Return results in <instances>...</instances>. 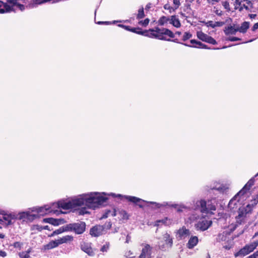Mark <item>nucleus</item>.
<instances>
[{"mask_svg": "<svg viewBox=\"0 0 258 258\" xmlns=\"http://www.w3.org/2000/svg\"><path fill=\"white\" fill-rule=\"evenodd\" d=\"M192 37V35L189 33L186 32L184 33L182 37V40L186 41L187 39H189Z\"/></svg>", "mask_w": 258, "mask_h": 258, "instance_id": "c03bdc74", "label": "nucleus"}, {"mask_svg": "<svg viewBox=\"0 0 258 258\" xmlns=\"http://www.w3.org/2000/svg\"><path fill=\"white\" fill-rule=\"evenodd\" d=\"M73 240V237L71 235H66L57 239L58 245L63 243H66Z\"/></svg>", "mask_w": 258, "mask_h": 258, "instance_id": "b1692460", "label": "nucleus"}, {"mask_svg": "<svg viewBox=\"0 0 258 258\" xmlns=\"http://www.w3.org/2000/svg\"><path fill=\"white\" fill-rule=\"evenodd\" d=\"M227 40L230 41H235L237 40H240V39L236 37H229L227 38Z\"/></svg>", "mask_w": 258, "mask_h": 258, "instance_id": "603ef678", "label": "nucleus"}, {"mask_svg": "<svg viewBox=\"0 0 258 258\" xmlns=\"http://www.w3.org/2000/svg\"><path fill=\"white\" fill-rule=\"evenodd\" d=\"M44 221L49 223L53 225H58L59 224V220L53 218H47L44 219Z\"/></svg>", "mask_w": 258, "mask_h": 258, "instance_id": "c9c22d12", "label": "nucleus"}, {"mask_svg": "<svg viewBox=\"0 0 258 258\" xmlns=\"http://www.w3.org/2000/svg\"><path fill=\"white\" fill-rule=\"evenodd\" d=\"M169 24H172L173 26L176 28H179L181 26L179 19L175 15L170 16Z\"/></svg>", "mask_w": 258, "mask_h": 258, "instance_id": "4be33fe9", "label": "nucleus"}, {"mask_svg": "<svg viewBox=\"0 0 258 258\" xmlns=\"http://www.w3.org/2000/svg\"><path fill=\"white\" fill-rule=\"evenodd\" d=\"M145 16L144 12V9L143 8L140 9L138 10V13L137 16V18L138 19H141L143 18H144Z\"/></svg>", "mask_w": 258, "mask_h": 258, "instance_id": "58836bf2", "label": "nucleus"}, {"mask_svg": "<svg viewBox=\"0 0 258 258\" xmlns=\"http://www.w3.org/2000/svg\"><path fill=\"white\" fill-rule=\"evenodd\" d=\"M5 235L3 233H0V241H2V239H3V238H4L5 237Z\"/></svg>", "mask_w": 258, "mask_h": 258, "instance_id": "69168bd1", "label": "nucleus"}, {"mask_svg": "<svg viewBox=\"0 0 258 258\" xmlns=\"http://www.w3.org/2000/svg\"><path fill=\"white\" fill-rule=\"evenodd\" d=\"M173 7L177 10L180 6V0H173Z\"/></svg>", "mask_w": 258, "mask_h": 258, "instance_id": "a18cd8bd", "label": "nucleus"}, {"mask_svg": "<svg viewBox=\"0 0 258 258\" xmlns=\"http://www.w3.org/2000/svg\"><path fill=\"white\" fill-rule=\"evenodd\" d=\"M14 246L15 248H21L23 246V243L20 242H16L14 243Z\"/></svg>", "mask_w": 258, "mask_h": 258, "instance_id": "3c124183", "label": "nucleus"}, {"mask_svg": "<svg viewBox=\"0 0 258 258\" xmlns=\"http://www.w3.org/2000/svg\"><path fill=\"white\" fill-rule=\"evenodd\" d=\"M224 22H213L212 21H208L206 24L207 26L211 27L213 28H215L216 27H221L224 25Z\"/></svg>", "mask_w": 258, "mask_h": 258, "instance_id": "c85d7f7f", "label": "nucleus"}, {"mask_svg": "<svg viewBox=\"0 0 258 258\" xmlns=\"http://www.w3.org/2000/svg\"><path fill=\"white\" fill-rule=\"evenodd\" d=\"M186 207L183 205H180L179 208L177 209L178 211H182V209H185Z\"/></svg>", "mask_w": 258, "mask_h": 258, "instance_id": "e2e57ef3", "label": "nucleus"}, {"mask_svg": "<svg viewBox=\"0 0 258 258\" xmlns=\"http://www.w3.org/2000/svg\"><path fill=\"white\" fill-rule=\"evenodd\" d=\"M215 202V200L208 201L200 200L196 202L194 209L195 210H199L203 214L213 215L216 210Z\"/></svg>", "mask_w": 258, "mask_h": 258, "instance_id": "7ed1b4c3", "label": "nucleus"}, {"mask_svg": "<svg viewBox=\"0 0 258 258\" xmlns=\"http://www.w3.org/2000/svg\"><path fill=\"white\" fill-rule=\"evenodd\" d=\"M58 246L57 240L51 241L49 243L45 246V248L50 249L55 248Z\"/></svg>", "mask_w": 258, "mask_h": 258, "instance_id": "72a5a7b5", "label": "nucleus"}, {"mask_svg": "<svg viewBox=\"0 0 258 258\" xmlns=\"http://www.w3.org/2000/svg\"><path fill=\"white\" fill-rule=\"evenodd\" d=\"M194 47H197V48H205V49H208L209 48L206 45L202 43V42H198V46H194Z\"/></svg>", "mask_w": 258, "mask_h": 258, "instance_id": "09e8293b", "label": "nucleus"}, {"mask_svg": "<svg viewBox=\"0 0 258 258\" xmlns=\"http://www.w3.org/2000/svg\"><path fill=\"white\" fill-rule=\"evenodd\" d=\"M129 31H131V32H134V33H136L137 31H136V28H130V30Z\"/></svg>", "mask_w": 258, "mask_h": 258, "instance_id": "338daca9", "label": "nucleus"}, {"mask_svg": "<svg viewBox=\"0 0 258 258\" xmlns=\"http://www.w3.org/2000/svg\"><path fill=\"white\" fill-rule=\"evenodd\" d=\"M158 245L160 249L166 250L171 248L173 245V239L168 233L166 232L163 234L162 237L159 238Z\"/></svg>", "mask_w": 258, "mask_h": 258, "instance_id": "423d86ee", "label": "nucleus"}, {"mask_svg": "<svg viewBox=\"0 0 258 258\" xmlns=\"http://www.w3.org/2000/svg\"><path fill=\"white\" fill-rule=\"evenodd\" d=\"M248 254H249L248 252H247L245 246H244L243 248L240 249L238 251H237V252H235L234 253V256L235 257H238V256L242 257V256H244Z\"/></svg>", "mask_w": 258, "mask_h": 258, "instance_id": "473e14b6", "label": "nucleus"}, {"mask_svg": "<svg viewBox=\"0 0 258 258\" xmlns=\"http://www.w3.org/2000/svg\"><path fill=\"white\" fill-rule=\"evenodd\" d=\"M222 5L224 9L228 12L230 11V7L229 2L227 1H224L222 2Z\"/></svg>", "mask_w": 258, "mask_h": 258, "instance_id": "37998d69", "label": "nucleus"}, {"mask_svg": "<svg viewBox=\"0 0 258 258\" xmlns=\"http://www.w3.org/2000/svg\"><path fill=\"white\" fill-rule=\"evenodd\" d=\"M246 196L239 194L238 192L229 202L228 208L233 211L240 207L241 202L246 199Z\"/></svg>", "mask_w": 258, "mask_h": 258, "instance_id": "0eeeda50", "label": "nucleus"}, {"mask_svg": "<svg viewBox=\"0 0 258 258\" xmlns=\"http://www.w3.org/2000/svg\"><path fill=\"white\" fill-rule=\"evenodd\" d=\"M157 252L156 250H153L149 245L147 244L143 248L140 258H155V255ZM156 258H161V257L157 256Z\"/></svg>", "mask_w": 258, "mask_h": 258, "instance_id": "9d476101", "label": "nucleus"}, {"mask_svg": "<svg viewBox=\"0 0 258 258\" xmlns=\"http://www.w3.org/2000/svg\"><path fill=\"white\" fill-rule=\"evenodd\" d=\"M32 248H29L26 251L20 252L18 255L20 258H30V253L32 252Z\"/></svg>", "mask_w": 258, "mask_h": 258, "instance_id": "c756f323", "label": "nucleus"}, {"mask_svg": "<svg viewBox=\"0 0 258 258\" xmlns=\"http://www.w3.org/2000/svg\"><path fill=\"white\" fill-rule=\"evenodd\" d=\"M190 42L191 44H197L196 46H198V42H200V41H198L195 39H192L190 41Z\"/></svg>", "mask_w": 258, "mask_h": 258, "instance_id": "bf43d9fd", "label": "nucleus"}, {"mask_svg": "<svg viewBox=\"0 0 258 258\" xmlns=\"http://www.w3.org/2000/svg\"><path fill=\"white\" fill-rule=\"evenodd\" d=\"M197 36L199 39L203 41L214 45L217 44L216 41L213 38L203 33L201 31H197Z\"/></svg>", "mask_w": 258, "mask_h": 258, "instance_id": "f8f14e48", "label": "nucleus"}, {"mask_svg": "<svg viewBox=\"0 0 258 258\" xmlns=\"http://www.w3.org/2000/svg\"><path fill=\"white\" fill-rule=\"evenodd\" d=\"M37 218H38V215L35 212L32 211V208L27 211V222H32Z\"/></svg>", "mask_w": 258, "mask_h": 258, "instance_id": "5701e85b", "label": "nucleus"}, {"mask_svg": "<svg viewBox=\"0 0 258 258\" xmlns=\"http://www.w3.org/2000/svg\"><path fill=\"white\" fill-rule=\"evenodd\" d=\"M118 26L119 27L122 28L127 31L130 30V27L128 26H125V25H122V24H119V25H118Z\"/></svg>", "mask_w": 258, "mask_h": 258, "instance_id": "864d4df0", "label": "nucleus"}, {"mask_svg": "<svg viewBox=\"0 0 258 258\" xmlns=\"http://www.w3.org/2000/svg\"><path fill=\"white\" fill-rule=\"evenodd\" d=\"M211 220H207L204 216H202V218L195 224V227L198 230L202 231L207 230L212 225Z\"/></svg>", "mask_w": 258, "mask_h": 258, "instance_id": "1a4fd4ad", "label": "nucleus"}, {"mask_svg": "<svg viewBox=\"0 0 258 258\" xmlns=\"http://www.w3.org/2000/svg\"><path fill=\"white\" fill-rule=\"evenodd\" d=\"M253 254L254 255V256H255L256 258H258V250L255 251Z\"/></svg>", "mask_w": 258, "mask_h": 258, "instance_id": "774afa93", "label": "nucleus"}, {"mask_svg": "<svg viewBox=\"0 0 258 258\" xmlns=\"http://www.w3.org/2000/svg\"><path fill=\"white\" fill-rule=\"evenodd\" d=\"M116 197H123L125 199H126L127 201H128L131 202L135 203V204H138V203H140V202H146V203L147 202L146 201H144V200H143L140 198H138L137 197H136L129 196H122L119 194L116 195Z\"/></svg>", "mask_w": 258, "mask_h": 258, "instance_id": "a211bd4d", "label": "nucleus"}, {"mask_svg": "<svg viewBox=\"0 0 258 258\" xmlns=\"http://www.w3.org/2000/svg\"><path fill=\"white\" fill-rule=\"evenodd\" d=\"M219 1L220 0H208V2L211 5H214L215 3H218Z\"/></svg>", "mask_w": 258, "mask_h": 258, "instance_id": "4d7b16f0", "label": "nucleus"}, {"mask_svg": "<svg viewBox=\"0 0 258 258\" xmlns=\"http://www.w3.org/2000/svg\"><path fill=\"white\" fill-rule=\"evenodd\" d=\"M249 27V23L247 22H244L242 23L240 27H237L238 32H239L242 33H245Z\"/></svg>", "mask_w": 258, "mask_h": 258, "instance_id": "a878e982", "label": "nucleus"}, {"mask_svg": "<svg viewBox=\"0 0 258 258\" xmlns=\"http://www.w3.org/2000/svg\"><path fill=\"white\" fill-rule=\"evenodd\" d=\"M25 6L21 4L19 0H7L6 2L0 1V14L9 13L19 10H24Z\"/></svg>", "mask_w": 258, "mask_h": 258, "instance_id": "20e7f679", "label": "nucleus"}, {"mask_svg": "<svg viewBox=\"0 0 258 258\" xmlns=\"http://www.w3.org/2000/svg\"><path fill=\"white\" fill-rule=\"evenodd\" d=\"M16 220H17V216L16 214H10L4 215L2 220L6 225H10L14 224Z\"/></svg>", "mask_w": 258, "mask_h": 258, "instance_id": "ddd939ff", "label": "nucleus"}, {"mask_svg": "<svg viewBox=\"0 0 258 258\" xmlns=\"http://www.w3.org/2000/svg\"><path fill=\"white\" fill-rule=\"evenodd\" d=\"M238 32L237 28L230 26L225 28L224 32L226 35H235Z\"/></svg>", "mask_w": 258, "mask_h": 258, "instance_id": "cd10ccee", "label": "nucleus"}, {"mask_svg": "<svg viewBox=\"0 0 258 258\" xmlns=\"http://www.w3.org/2000/svg\"><path fill=\"white\" fill-rule=\"evenodd\" d=\"M152 7V4L151 3L148 4L145 7V10H149Z\"/></svg>", "mask_w": 258, "mask_h": 258, "instance_id": "680f3d73", "label": "nucleus"}, {"mask_svg": "<svg viewBox=\"0 0 258 258\" xmlns=\"http://www.w3.org/2000/svg\"><path fill=\"white\" fill-rule=\"evenodd\" d=\"M137 34L144 35L152 38H156L159 40L170 41V39H167L168 36L170 38H174V34L167 28H160L155 27L154 29H150L146 31H137Z\"/></svg>", "mask_w": 258, "mask_h": 258, "instance_id": "f03ea898", "label": "nucleus"}, {"mask_svg": "<svg viewBox=\"0 0 258 258\" xmlns=\"http://www.w3.org/2000/svg\"><path fill=\"white\" fill-rule=\"evenodd\" d=\"M109 243L106 242L101 248L100 251L102 252H106L108 251L109 248Z\"/></svg>", "mask_w": 258, "mask_h": 258, "instance_id": "ea45409f", "label": "nucleus"}, {"mask_svg": "<svg viewBox=\"0 0 258 258\" xmlns=\"http://www.w3.org/2000/svg\"><path fill=\"white\" fill-rule=\"evenodd\" d=\"M96 23L98 24H105L108 25V24H111V22H108V21H105V22L99 21V22H97Z\"/></svg>", "mask_w": 258, "mask_h": 258, "instance_id": "13d9d810", "label": "nucleus"}, {"mask_svg": "<svg viewBox=\"0 0 258 258\" xmlns=\"http://www.w3.org/2000/svg\"><path fill=\"white\" fill-rule=\"evenodd\" d=\"M249 5H248L246 3V2H244L242 3V7H243V10L245 9L246 10H249L248 6Z\"/></svg>", "mask_w": 258, "mask_h": 258, "instance_id": "5fc2aeb1", "label": "nucleus"}, {"mask_svg": "<svg viewBox=\"0 0 258 258\" xmlns=\"http://www.w3.org/2000/svg\"><path fill=\"white\" fill-rule=\"evenodd\" d=\"M257 246L258 241H255L250 243V244H247L244 246L246 248L248 253H249L250 252L253 251Z\"/></svg>", "mask_w": 258, "mask_h": 258, "instance_id": "393cba45", "label": "nucleus"}, {"mask_svg": "<svg viewBox=\"0 0 258 258\" xmlns=\"http://www.w3.org/2000/svg\"><path fill=\"white\" fill-rule=\"evenodd\" d=\"M67 225L69 231H74L77 234H82L86 229V224L83 222L71 223L67 224Z\"/></svg>", "mask_w": 258, "mask_h": 258, "instance_id": "6e6552de", "label": "nucleus"}, {"mask_svg": "<svg viewBox=\"0 0 258 258\" xmlns=\"http://www.w3.org/2000/svg\"><path fill=\"white\" fill-rule=\"evenodd\" d=\"M17 219L27 222V211L25 212H20L16 215Z\"/></svg>", "mask_w": 258, "mask_h": 258, "instance_id": "f704fd0d", "label": "nucleus"}, {"mask_svg": "<svg viewBox=\"0 0 258 258\" xmlns=\"http://www.w3.org/2000/svg\"><path fill=\"white\" fill-rule=\"evenodd\" d=\"M105 192H90L80 195L71 199L73 209L82 206L95 209L105 202L108 198Z\"/></svg>", "mask_w": 258, "mask_h": 258, "instance_id": "f257e3e1", "label": "nucleus"}, {"mask_svg": "<svg viewBox=\"0 0 258 258\" xmlns=\"http://www.w3.org/2000/svg\"><path fill=\"white\" fill-rule=\"evenodd\" d=\"M89 212L88 211H87V209H86V208H82L81 209H80L79 211V215H84L85 214H88Z\"/></svg>", "mask_w": 258, "mask_h": 258, "instance_id": "8fccbe9b", "label": "nucleus"}, {"mask_svg": "<svg viewBox=\"0 0 258 258\" xmlns=\"http://www.w3.org/2000/svg\"><path fill=\"white\" fill-rule=\"evenodd\" d=\"M52 206H53L54 209L56 208H61L64 210L73 209L71 200L68 201L63 200L59 201L57 203H52Z\"/></svg>", "mask_w": 258, "mask_h": 258, "instance_id": "9b49d317", "label": "nucleus"}, {"mask_svg": "<svg viewBox=\"0 0 258 258\" xmlns=\"http://www.w3.org/2000/svg\"><path fill=\"white\" fill-rule=\"evenodd\" d=\"M189 220L194 221L199 219V216L197 214H193L189 217Z\"/></svg>", "mask_w": 258, "mask_h": 258, "instance_id": "49530a36", "label": "nucleus"}, {"mask_svg": "<svg viewBox=\"0 0 258 258\" xmlns=\"http://www.w3.org/2000/svg\"><path fill=\"white\" fill-rule=\"evenodd\" d=\"M32 211L35 212L38 215V217L41 216H44L49 213H54L58 214L59 212L55 210L52 204L50 205H44L42 207H35L32 208Z\"/></svg>", "mask_w": 258, "mask_h": 258, "instance_id": "39448f33", "label": "nucleus"}, {"mask_svg": "<svg viewBox=\"0 0 258 258\" xmlns=\"http://www.w3.org/2000/svg\"><path fill=\"white\" fill-rule=\"evenodd\" d=\"M189 235L190 231L184 226H182L176 232V238L179 239H184Z\"/></svg>", "mask_w": 258, "mask_h": 258, "instance_id": "4468645a", "label": "nucleus"}, {"mask_svg": "<svg viewBox=\"0 0 258 258\" xmlns=\"http://www.w3.org/2000/svg\"><path fill=\"white\" fill-rule=\"evenodd\" d=\"M104 227L101 225L94 226L90 229V234L95 237H97L103 233Z\"/></svg>", "mask_w": 258, "mask_h": 258, "instance_id": "dca6fc26", "label": "nucleus"}, {"mask_svg": "<svg viewBox=\"0 0 258 258\" xmlns=\"http://www.w3.org/2000/svg\"><path fill=\"white\" fill-rule=\"evenodd\" d=\"M170 17L162 16L158 20V23L160 26H166L170 23Z\"/></svg>", "mask_w": 258, "mask_h": 258, "instance_id": "bb28decb", "label": "nucleus"}, {"mask_svg": "<svg viewBox=\"0 0 258 258\" xmlns=\"http://www.w3.org/2000/svg\"><path fill=\"white\" fill-rule=\"evenodd\" d=\"M150 20L148 18H146L144 20H141L139 22V24L143 26L146 27L149 23Z\"/></svg>", "mask_w": 258, "mask_h": 258, "instance_id": "a19ab883", "label": "nucleus"}, {"mask_svg": "<svg viewBox=\"0 0 258 258\" xmlns=\"http://www.w3.org/2000/svg\"><path fill=\"white\" fill-rule=\"evenodd\" d=\"M7 256V253L5 251L0 250V256L5 257Z\"/></svg>", "mask_w": 258, "mask_h": 258, "instance_id": "6e6d98bb", "label": "nucleus"}, {"mask_svg": "<svg viewBox=\"0 0 258 258\" xmlns=\"http://www.w3.org/2000/svg\"><path fill=\"white\" fill-rule=\"evenodd\" d=\"M103 226L104 227V228L106 227L107 228L109 229L111 226V224H110V222H109L107 225H105V226Z\"/></svg>", "mask_w": 258, "mask_h": 258, "instance_id": "0e129e2a", "label": "nucleus"}, {"mask_svg": "<svg viewBox=\"0 0 258 258\" xmlns=\"http://www.w3.org/2000/svg\"><path fill=\"white\" fill-rule=\"evenodd\" d=\"M81 249L90 256H93L95 253L92 248L91 243L86 242H82L81 244Z\"/></svg>", "mask_w": 258, "mask_h": 258, "instance_id": "2eb2a0df", "label": "nucleus"}, {"mask_svg": "<svg viewBox=\"0 0 258 258\" xmlns=\"http://www.w3.org/2000/svg\"><path fill=\"white\" fill-rule=\"evenodd\" d=\"M254 178H252L250 179H249V181L247 182V183L242 188V189L239 191V194H242L244 196H246V198L247 192L250 189V187L254 184Z\"/></svg>", "mask_w": 258, "mask_h": 258, "instance_id": "f3484780", "label": "nucleus"}, {"mask_svg": "<svg viewBox=\"0 0 258 258\" xmlns=\"http://www.w3.org/2000/svg\"><path fill=\"white\" fill-rule=\"evenodd\" d=\"M258 29V22L255 23L252 27V30L254 31L256 29Z\"/></svg>", "mask_w": 258, "mask_h": 258, "instance_id": "052dcab7", "label": "nucleus"}, {"mask_svg": "<svg viewBox=\"0 0 258 258\" xmlns=\"http://www.w3.org/2000/svg\"><path fill=\"white\" fill-rule=\"evenodd\" d=\"M256 203L254 202V204H248L245 207L242 208L244 209V211L247 213H250L252 211L254 205H256Z\"/></svg>", "mask_w": 258, "mask_h": 258, "instance_id": "e433bc0d", "label": "nucleus"}, {"mask_svg": "<svg viewBox=\"0 0 258 258\" xmlns=\"http://www.w3.org/2000/svg\"><path fill=\"white\" fill-rule=\"evenodd\" d=\"M238 210V215L236 217V218L237 222L241 224L245 218L247 213L244 211V209L242 208H239Z\"/></svg>", "mask_w": 258, "mask_h": 258, "instance_id": "6ab92c4d", "label": "nucleus"}, {"mask_svg": "<svg viewBox=\"0 0 258 258\" xmlns=\"http://www.w3.org/2000/svg\"><path fill=\"white\" fill-rule=\"evenodd\" d=\"M67 227H68V225H66L61 227L59 229L54 231L53 232V233L51 234V236H53L55 235H57V234H60L63 232L69 231L68 230Z\"/></svg>", "mask_w": 258, "mask_h": 258, "instance_id": "7c9ffc66", "label": "nucleus"}, {"mask_svg": "<svg viewBox=\"0 0 258 258\" xmlns=\"http://www.w3.org/2000/svg\"><path fill=\"white\" fill-rule=\"evenodd\" d=\"M168 220V219L167 218H165L164 219H162L161 220L157 221L155 225L158 226L159 225L160 223H162L163 224H168L167 223V221Z\"/></svg>", "mask_w": 258, "mask_h": 258, "instance_id": "de8ad7c7", "label": "nucleus"}, {"mask_svg": "<svg viewBox=\"0 0 258 258\" xmlns=\"http://www.w3.org/2000/svg\"><path fill=\"white\" fill-rule=\"evenodd\" d=\"M213 12L219 16L223 15V12L217 7H214Z\"/></svg>", "mask_w": 258, "mask_h": 258, "instance_id": "79ce46f5", "label": "nucleus"}, {"mask_svg": "<svg viewBox=\"0 0 258 258\" xmlns=\"http://www.w3.org/2000/svg\"><path fill=\"white\" fill-rule=\"evenodd\" d=\"M163 8L165 10L169 11V12L170 14L173 12H174L176 10L175 9H174V7L173 6H171L169 4H165Z\"/></svg>", "mask_w": 258, "mask_h": 258, "instance_id": "4c0bfd02", "label": "nucleus"}, {"mask_svg": "<svg viewBox=\"0 0 258 258\" xmlns=\"http://www.w3.org/2000/svg\"><path fill=\"white\" fill-rule=\"evenodd\" d=\"M244 2H246L248 5L250 4V2L248 0H235L234 4L235 9L239 10V11H242L243 10L242 3Z\"/></svg>", "mask_w": 258, "mask_h": 258, "instance_id": "412c9836", "label": "nucleus"}, {"mask_svg": "<svg viewBox=\"0 0 258 258\" xmlns=\"http://www.w3.org/2000/svg\"><path fill=\"white\" fill-rule=\"evenodd\" d=\"M229 235L226 233L223 232L218 234L217 237V241L218 242L225 241L228 238Z\"/></svg>", "mask_w": 258, "mask_h": 258, "instance_id": "2f4dec72", "label": "nucleus"}, {"mask_svg": "<svg viewBox=\"0 0 258 258\" xmlns=\"http://www.w3.org/2000/svg\"><path fill=\"white\" fill-rule=\"evenodd\" d=\"M199 242V239L197 236H191L187 243V247L191 249L194 248L195 246H196Z\"/></svg>", "mask_w": 258, "mask_h": 258, "instance_id": "aec40b11", "label": "nucleus"}]
</instances>
